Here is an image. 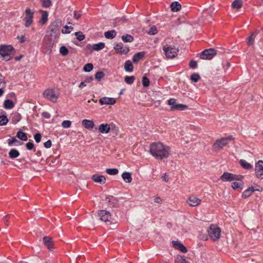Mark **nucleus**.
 Instances as JSON below:
<instances>
[{"label":"nucleus","instance_id":"f257e3e1","mask_svg":"<svg viewBox=\"0 0 263 263\" xmlns=\"http://www.w3.org/2000/svg\"><path fill=\"white\" fill-rule=\"evenodd\" d=\"M149 153L156 159L162 160L171 155V147L161 142H153L149 145Z\"/></svg>","mask_w":263,"mask_h":263},{"label":"nucleus","instance_id":"f03ea898","mask_svg":"<svg viewBox=\"0 0 263 263\" xmlns=\"http://www.w3.org/2000/svg\"><path fill=\"white\" fill-rule=\"evenodd\" d=\"M62 26V21L60 19H57L52 22L48 27V29L50 32V35L57 36Z\"/></svg>","mask_w":263,"mask_h":263},{"label":"nucleus","instance_id":"7ed1b4c3","mask_svg":"<svg viewBox=\"0 0 263 263\" xmlns=\"http://www.w3.org/2000/svg\"><path fill=\"white\" fill-rule=\"evenodd\" d=\"M232 139V136L228 138H222L217 139L213 145V149L215 151H218L222 149L225 146L228 144V141Z\"/></svg>","mask_w":263,"mask_h":263},{"label":"nucleus","instance_id":"20e7f679","mask_svg":"<svg viewBox=\"0 0 263 263\" xmlns=\"http://www.w3.org/2000/svg\"><path fill=\"white\" fill-rule=\"evenodd\" d=\"M163 50L167 58H174L179 52L178 48L172 45H165L163 47Z\"/></svg>","mask_w":263,"mask_h":263},{"label":"nucleus","instance_id":"39448f33","mask_svg":"<svg viewBox=\"0 0 263 263\" xmlns=\"http://www.w3.org/2000/svg\"><path fill=\"white\" fill-rule=\"evenodd\" d=\"M220 233V229L215 225H211L208 230L209 236L214 241L219 238Z\"/></svg>","mask_w":263,"mask_h":263},{"label":"nucleus","instance_id":"423d86ee","mask_svg":"<svg viewBox=\"0 0 263 263\" xmlns=\"http://www.w3.org/2000/svg\"><path fill=\"white\" fill-rule=\"evenodd\" d=\"M98 216L100 220L107 224H110L113 223V219L111 218L110 213L106 210H100L98 213Z\"/></svg>","mask_w":263,"mask_h":263},{"label":"nucleus","instance_id":"0eeeda50","mask_svg":"<svg viewBox=\"0 0 263 263\" xmlns=\"http://www.w3.org/2000/svg\"><path fill=\"white\" fill-rule=\"evenodd\" d=\"M217 54V51L214 48L204 50L200 55V58L203 60H210Z\"/></svg>","mask_w":263,"mask_h":263},{"label":"nucleus","instance_id":"6e6552de","mask_svg":"<svg viewBox=\"0 0 263 263\" xmlns=\"http://www.w3.org/2000/svg\"><path fill=\"white\" fill-rule=\"evenodd\" d=\"M34 13V11H32L29 8L26 9L24 18L26 27H29L32 24Z\"/></svg>","mask_w":263,"mask_h":263},{"label":"nucleus","instance_id":"1a4fd4ad","mask_svg":"<svg viewBox=\"0 0 263 263\" xmlns=\"http://www.w3.org/2000/svg\"><path fill=\"white\" fill-rule=\"evenodd\" d=\"M43 96L45 98L53 103L57 101L58 96H57L53 89H47L43 92Z\"/></svg>","mask_w":263,"mask_h":263},{"label":"nucleus","instance_id":"9d476101","mask_svg":"<svg viewBox=\"0 0 263 263\" xmlns=\"http://www.w3.org/2000/svg\"><path fill=\"white\" fill-rule=\"evenodd\" d=\"M242 176H238L228 172H224L222 175L220 177V180L222 181H232L233 180H239L240 178H242Z\"/></svg>","mask_w":263,"mask_h":263},{"label":"nucleus","instance_id":"9b49d317","mask_svg":"<svg viewBox=\"0 0 263 263\" xmlns=\"http://www.w3.org/2000/svg\"><path fill=\"white\" fill-rule=\"evenodd\" d=\"M255 176L259 179H263V161L259 160L255 164Z\"/></svg>","mask_w":263,"mask_h":263},{"label":"nucleus","instance_id":"f8f14e48","mask_svg":"<svg viewBox=\"0 0 263 263\" xmlns=\"http://www.w3.org/2000/svg\"><path fill=\"white\" fill-rule=\"evenodd\" d=\"M13 50L12 46L2 45L0 46V54L3 57L10 55Z\"/></svg>","mask_w":263,"mask_h":263},{"label":"nucleus","instance_id":"ddd939ff","mask_svg":"<svg viewBox=\"0 0 263 263\" xmlns=\"http://www.w3.org/2000/svg\"><path fill=\"white\" fill-rule=\"evenodd\" d=\"M116 52L120 54H126L129 51L128 46H124L122 43H117L114 47Z\"/></svg>","mask_w":263,"mask_h":263},{"label":"nucleus","instance_id":"4468645a","mask_svg":"<svg viewBox=\"0 0 263 263\" xmlns=\"http://www.w3.org/2000/svg\"><path fill=\"white\" fill-rule=\"evenodd\" d=\"M53 44L54 42L51 38L48 37L47 39H45L43 43V46L44 47V52L46 53H50Z\"/></svg>","mask_w":263,"mask_h":263},{"label":"nucleus","instance_id":"2eb2a0df","mask_svg":"<svg viewBox=\"0 0 263 263\" xmlns=\"http://www.w3.org/2000/svg\"><path fill=\"white\" fill-rule=\"evenodd\" d=\"M201 200L195 196H192L188 198L186 202L190 206H196L201 203Z\"/></svg>","mask_w":263,"mask_h":263},{"label":"nucleus","instance_id":"dca6fc26","mask_svg":"<svg viewBox=\"0 0 263 263\" xmlns=\"http://www.w3.org/2000/svg\"><path fill=\"white\" fill-rule=\"evenodd\" d=\"M98 129L102 134H107L110 130H114L113 128L110 127V125L107 123L101 124L99 125Z\"/></svg>","mask_w":263,"mask_h":263},{"label":"nucleus","instance_id":"f3484780","mask_svg":"<svg viewBox=\"0 0 263 263\" xmlns=\"http://www.w3.org/2000/svg\"><path fill=\"white\" fill-rule=\"evenodd\" d=\"M116 102V100L112 98L103 97L99 100V103L101 105H114Z\"/></svg>","mask_w":263,"mask_h":263},{"label":"nucleus","instance_id":"a211bd4d","mask_svg":"<svg viewBox=\"0 0 263 263\" xmlns=\"http://www.w3.org/2000/svg\"><path fill=\"white\" fill-rule=\"evenodd\" d=\"M91 179L95 182L99 183L101 184H104L106 182V178L103 175L95 174L92 176Z\"/></svg>","mask_w":263,"mask_h":263},{"label":"nucleus","instance_id":"6ab92c4d","mask_svg":"<svg viewBox=\"0 0 263 263\" xmlns=\"http://www.w3.org/2000/svg\"><path fill=\"white\" fill-rule=\"evenodd\" d=\"M173 243L175 249L179 250L183 253H186L187 252V248L182 243L176 241H173Z\"/></svg>","mask_w":263,"mask_h":263},{"label":"nucleus","instance_id":"aec40b11","mask_svg":"<svg viewBox=\"0 0 263 263\" xmlns=\"http://www.w3.org/2000/svg\"><path fill=\"white\" fill-rule=\"evenodd\" d=\"M254 191L255 188L253 186H249L248 189L246 190L242 193L241 197L244 199L250 197Z\"/></svg>","mask_w":263,"mask_h":263},{"label":"nucleus","instance_id":"412c9836","mask_svg":"<svg viewBox=\"0 0 263 263\" xmlns=\"http://www.w3.org/2000/svg\"><path fill=\"white\" fill-rule=\"evenodd\" d=\"M82 124L85 128L88 129H92L95 126L93 121L87 119L83 120Z\"/></svg>","mask_w":263,"mask_h":263},{"label":"nucleus","instance_id":"4be33fe9","mask_svg":"<svg viewBox=\"0 0 263 263\" xmlns=\"http://www.w3.org/2000/svg\"><path fill=\"white\" fill-rule=\"evenodd\" d=\"M43 242L45 246L49 249L51 250L52 249V241L51 238L48 236H45L43 238Z\"/></svg>","mask_w":263,"mask_h":263},{"label":"nucleus","instance_id":"5701e85b","mask_svg":"<svg viewBox=\"0 0 263 263\" xmlns=\"http://www.w3.org/2000/svg\"><path fill=\"white\" fill-rule=\"evenodd\" d=\"M144 52H139L135 54L133 57V61L136 63H138L144 57Z\"/></svg>","mask_w":263,"mask_h":263},{"label":"nucleus","instance_id":"b1692460","mask_svg":"<svg viewBox=\"0 0 263 263\" xmlns=\"http://www.w3.org/2000/svg\"><path fill=\"white\" fill-rule=\"evenodd\" d=\"M186 108H187V106L186 105L181 104H177L175 106H171L170 108V110L171 111L175 110H184Z\"/></svg>","mask_w":263,"mask_h":263},{"label":"nucleus","instance_id":"393cba45","mask_svg":"<svg viewBox=\"0 0 263 263\" xmlns=\"http://www.w3.org/2000/svg\"><path fill=\"white\" fill-rule=\"evenodd\" d=\"M122 177L126 183H130L132 181V175L129 172H125L122 174Z\"/></svg>","mask_w":263,"mask_h":263},{"label":"nucleus","instance_id":"a878e982","mask_svg":"<svg viewBox=\"0 0 263 263\" xmlns=\"http://www.w3.org/2000/svg\"><path fill=\"white\" fill-rule=\"evenodd\" d=\"M117 33L115 30H111L105 32L104 36L108 39H112L116 36Z\"/></svg>","mask_w":263,"mask_h":263},{"label":"nucleus","instance_id":"bb28decb","mask_svg":"<svg viewBox=\"0 0 263 263\" xmlns=\"http://www.w3.org/2000/svg\"><path fill=\"white\" fill-rule=\"evenodd\" d=\"M124 69L127 72H132L134 69V66L130 60H127L124 64Z\"/></svg>","mask_w":263,"mask_h":263},{"label":"nucleus","instance_id":"cd10ccee","mask_svg":"<svg viewBox=\"0 0 263 263\" xmlns=\"http://www.w3.org/2000/svg\"><path fill=\"white\" fill-rule=\"evenodd\" d=\"M8 144L9 146L22 145L23 143L17 140L15 137L8 140Z\"/></svg>","mask_w":263,"mask_h":263},{"label":"nucleus","instance_id":"c85d7f7f","mask_svg":"<svg viewBox=\"0 0 263 263\" xmlns=\"http://www.w3.org/2000/svg\"><path fill=\"white\" fill-rule=\"evenodd\" d=\"M171 8L173 12H177L181 9V5L178 2H174L171 4Z\"/></svg>","mask_w":263,"mask_h":263},{"label":"nucleus","instance_id":"c756f323","mask_svg":"<svg viewBox=\"0 0 263 263\" xmlns=\"http://www.w3.org/2000/svg\"><path fill=\"white\" fill-rule=\"evenodd\" d=\"M14 104L11 100H6L4 102V107L7 109H12L14 107Z\"/></svg>","mask_w":263,"mask_h":263},{"label":"nucleus","instance_id":"7c9ffc66","mask_svg":"<svg viewBox=\"0 0 263 263\" xmlns=\"http://www.w3.org/2000/svg\"><path fill=\"white\" fill-rule=\"evenodd\" d=\"M16 137L22 141H26L28 139L26 133L22 130H19L17 132Z\"/></svg>","mask_w":263,"mask_h":263},{"label":"nucleus","instance_id":"2f4dec72","mask_svg":"<svg viewBox=\"0 0 263 263\" xmlns=\"http://www.w3.org/2000/svg\"><path fill=\"white\" fill-rule=\"evenodd\" d=\"M239 164L243 168L246 170H250L253 167L251 164L243 159L240 160Z\"/></svg>","mask_w":263,"mask_h":263},{"label":"nucleus","instance_id":"473e14b6","mask_svg":"<svg viewBox=\"0 0 263 263\" xmlns=\"http://www.w3.org/2000/svg\"><path fill=\"white\" fill-rule=\"evenodd\" d=\"M20 156L19 152L14 148L11 149L9 153V156L11 159L15 158Z\"/></svg>","mask_w":263,"mask_h":263},{"label":"nucleus","instance_id":"72a5a7b5","mask_svg":"<svg viewBox=\"0 0 263 263\" xmlns=\"http://www.w3.org/2000/svg\"><path fill=\"white\" fill-rule=\"evenodd\" d=\"M105 47V44L102 42L99 43L98 44H93L92 48L93 50L99 51L103 49Z\"/></svg>","mask_w":263,"mask_h":263},{"label":"nucleus","instance_id":"f704fd0d","mask_svg":"<svg viewBox=\"0 0 263 263\" xmlns=\"http://www.w3.org/2000/svg\"><path fill=\"white\" fill-rule=\"evenodd\" d=\"M242 6V2L241 0H235L232 4L233 8L240 9Z\"/></svg>","mask_w":263,"mask_h":263},{"label":"nucleus","instance_id":"c9c22d12","mask_svg":"<svg viewBox=\"0 0 263 263\" xmlns=\"http://www.w3.org/2000/svg\"><path fill=\"white\" fill-rule=\"evenodd\" d=\"M256 34V32H253L248 38V44L249 46H252L254 44Z\"/></svg>","mask_w":263,"mask_h":263},{"label":"nucleus","instance_id":"e433bc0d","mask_svg":"<svg viewBox=\"0 0 263 263\" xmlns=\"http://www.w3.org/2000/svg\"><path fill=\"white\" fill-rule=\"evenodd\" d=\"M122 40L124 42H132L134 41V37L130 34H126L122 36Z\"/></svg>","mask_w":263,"mask_h":263},{"label":"nucleus","instance_id":"4c0bfd02","mask_svg":"<svg viewBox=\"0 0 263 263\" xmlns=\"http://www.w3.org/2000/svg\"><path fill=\"white\" fill-rule=\"evenodd\" d=\"M48 20V13L46 11H44L42 15V17L40 21V22L42 24H45L46 23Z\"/></svg>","mask_w":263,"mask_h":263},{"label":"nucleus","instance_id":"58836bf2","mask_svg":"<svg viewBox=\"0 0 263 263\" xmlns=\"http://www.w3.org/2000/svg\"><path fill=\"white\" fill-rule=\"evenodd\" d=\"M8 122V119L6 116H0V126L5 125Z\"/></svg>","mask_w":263,"mask_h":263},{"label":"nucleus","instance_id":"ea45409f","mask_svg":"<svg viewBox=\"0 0 263 263\" xmlns=\"http://www.w3.org/2000/svg\"><path fill=\"white\" fill-rule=\"evenodd\" d=\"M105 171H106V173H107L108 174H109L110 175H115L117 174L119 172L117 168H107Z\"/></svg>","mask_w":263,"mask_h":263},{"label":"nucleus","instance_id":"a19ab883","mask_svg":"<svg viewBox=\"0 0 263 263\" xmlns=\"http://www.w3.org/2000/svg\"><path fill=\"white\" fill-rule=\"evenodd\" d=\"M135 80V77L132 76H126L124 78L125 82L128 84H132L134 83Z\"/></svg>","mask_w":263,"mask_h":263},{"label":"nucleus","instance_id":"79ce46f5","mask_svg":"<svg viewBox=\"0 0 263 263\" xmlns=\"http://www.w3.org/2000/svg\"><path fill=\"white\" fill-rule=\"evenodd\" d=\"M73 28L71 26H68L67 25H65L64 27V28L62 30V32L63 34L69 33L73 30Z\"/></svg>","mask_w":263,"mask_h":263},{"label":"nucleus","instance_id":"37998d69","mask_svg":"<svg viewBox=\"0 0 263 263\" xmlns=\"http://www.w3.org/2000/svg\"><path fill=\"white\" fill-rule=\"evenodd\" d=\"M75 35L79 41H82L85 38V35L81 31L75 32Z\"/></svg>","mask_w":263,"mask_h":263},{"label":"nucleus","instance_id":"c03bdc74","mask_svg":"<svg viewBox=\"0 0 263 263\" xmlns=\"http://www.w3.org/2000/svg\"><path fill=\"white\" fill-rule=\"evenodd\" d=\"M93 66L91 63L86 64L83 67V70L85 72H90L92 70Z\"/></svg>","mask_w":263,"mask_h":263},{"label":"nucleus","instance_id":"a18cd8bd","mask_svg":"<svg viewBox=\"0 0 263 263\" xmlns=\"http://www.w3.org/2000/svg\"><path fill=\"white\" fill-rule=\"evenodd\" d=\"M200 79V76L198 73H194L191 76V80L194 82H198Z\"/></svg>","mask_w":263,"mask_h":263},{"label":"nucleus","instance_id":"49530a36","mask_svg":"<svg viewBox=\"0 0 263 263\" xmlns=\"http://www.w3.org/2000/svg\"><path fill=\"white\" fill-rule=\"evenodd\" d=\"M105 74L102 71H98L95 74V79L98 81H100L104 77Z\"/></svg>","mask_w":263,"mask_h":263},{"label":"nucleus","instance_id":"de8ad7c7","mask_svg":"<svg viewBox=\"0 0 263 263\" xmlns=\"http://www.w3.org/2000/svg\"><path fill=\"white\" fill-rule=\"evenodd\" d=\"M42 5L44 8H48L51 5V2L50 0H41Z\"/></svg>","mask_w":263,"mask_h":263},{"label":"nucleus","instance_id":"09e8293b","mask_svg":"<svg viewBox=\"0 0 263 263\" xmlns=\"http://www.w3.org/2000/svg\"><path fill=\"white\" fill-rule=\"evenodd\" d=\"M142 85L144 87H148L149 85V80L145 76H143L142 80Z\"/></svg>","mask_w":263,"mask_h":263},{"label":"nucleus","instance_id":"8fccbe9b","mask_svg":"<svg viewBox=\"0 0 263 263\" xmlns=\"http://www.w3.org/2000/svg\"><path fill=\"white\" fill-rule=\"evenodd\" d=\"M60 52L62 55L65 56L68 53V50L66 47L62 46L60 49Z\"/></svg>","mask_w":263,"mask_h":263},{"label":"nucleus","instance_id":"3c124183","mask_svg":"<svg viewBox=\"0 0 263 263\" xmlns=\"http://www.w3.org/2000/svg\"><path fill=\"white\" fill-rule=\"evenodd\" d=\"M71 125V122L69 120H65L62 123V126L64 128L70 127Z\"/></svg>","mask_w":263,"mask_h":263},{"label":"nucleus","instance_id":"603ef678","mask_svg":"<svg viewBox=\"0 0 263 263\" xmlns=\"http://www.w3.org/2000/svg\"><path fill=\"white\" fill-rule=\"evenodd\" d=\"M241 184H243V182L241 181L240 182H234L232 183V187L233 189L236 190L240 187Z\"/></svg>","mask_w":263,"mask_h":263},{"label":"nucleus","instance_id":"864d4df0","mask_svg":"<svg viewBox=\"0 0 263 263\" xmlns=\"http://www.w3.org/2000/svg\"><path fill=\"white\" fill-rule=\"evenodd\" d=\"M176 101H177V100L176 99L172 98L168 100L167 104H168V105H169L171 106H173L177 104Z\"/></svg>","mask_w":263,"mask_h":263},{"label":"nucleus","instance_id":"5fc2aeb1","mask_svg":"<svg viewBox=\"0 0 263 263\" xmlns=\"http://www.w3.org/2000/svg\"><path fill=\"white\" fill-rule=\"evenodd\" d=\"M150 34L154 35L157 33V29L156 27L153 26L151 27L148 31Z\"/></svg>","mask_w":263,"mask_h":263},{"label":"nucleus","instance_id":"6e6d98bb","mask_svg":"<svg viewBox=\"0 0 263 263\" xmlns=\"http://www.w3.org/2000/svg\"><path fill=\"white\" fill-rule=\"evenodd\" d=\"M189 66L191 68H193V69L197 68V62L195 61H194V60H191L190 62Z\"/></svg>","mask_w":263,"mask_h":263},{"label":"nucleus","instance_id":"4d7b16f0","mask_svg":"<svg viewBox=\"0 0 263 263\" xmlns=\"http://www.w3.org/2000/svg\"><path fill=\"white\" fill-rule=\"evenodd\" d=\"M41 135L40 133H36L34 136V138L37 143H39L41 140Z\"/></svg>","mask_w":263,"mask_h":263},{"label":"nucleus","instance_id":"13d9d810","mask_svg":"<svg viewBox=\"0 0 263 263\" xmlns=\"http://www.w3.org/2000/svg\"><path fill=\"white\" fill-rule=\"evenodd\" d=\"M26 147L27 149L31 150L34 147V144L32 142H28L26 144Z\"/></svg>","mask_w":263,"mask_h":263},{"label":"nucleus","instance_id":"bf43d9fd","mask_svg":"<svg viewBox=\"0 0 263 263\" xmlns=\"http://www.w3.org/2000/svg\"><path fill=\"white\" fill-rule=\"evenodd\" d=\"M51 145H52V142L50 140H48L47 141H46V142H45L44 143V146L47 148H50L51 146Z\"/></svg>","mask_w":263,"mask_h":263},{"label":"nucleus","instance_id":"052dcab7","mask_svg":"<svg viewBox=\"0 0 263 263\" xmlns=\"http://www.w3.org/2000/svg\"><path fill=\"white\" fill-rule=\"evenodd\" d=\"M42 116L46 119H49L50 118V115L49 112L44 111L42 113Z\"/></svg>","mask_w":263,"mask_h":263},{"label":"nucleus","instance_id":"680f3d73","mask_svg":"<svg viewBox=\"0 0 263 263\" xmlns=\"http://www.w3.org/2000/svg\"><path fill=\"white\" fill-rule=\"evenodd\" d=\"M10 215H7L5 217H4V222L5 223V224L6 225V226H8L9 225V223H8V220L10 218Z\"/></svg>","mask_w":263,"mask_h":263},{"label":"nucleus","instance_id":"e2e57ef3","mask_svg":"<svg viewBox=\"0 0 263 263\" xmlns=\"http://www.w3.org/2000/svg\"><path fill=\"white\" fill-rule=\"evenodd\" d=\"M17 38L20 40L21 43H24L26 41V37L25 35H22L21 36H17Z\"/></svg>","mask_w":263,"mask_h":263},{"label":"nucleus","instance_id":"0e129e2a","mask_svg":"<svg viewBox=\"0 0 263 263\" xmlns=\"http://www.w3.org/2000/svg\"><path fill=\"white\" fill-rule=\"evenodd\" d=\"M162 179L163 181H164L165 182H167L168 181V176L166 173H164L163 175L162 176Z\"/></svg>","mask_w":263,"mask_h":263},{"label":"nucleus","instance_id":"69168bd1","mask_svg":"<svg viewBox=\"0 0 263 263\" xmlns=\"http://www.w3.org/2000/svg\"><path fill=\"white\" fill-rule=\"evenodd\" d=\"M154 202L157 203L161 204L162 203V200L160 197H157L154 199Z\"/></svg>","mask_w":263,"mask_h":263},{"label":"nucleus","instance_id":"338daca9","mask_svg":"<svg viewBox=\"0 0 263 263\" xmlns=\"http://www.w3.org/2000/svg\"><path fill=\"white\" fill-rule=\"evenodd\" d=\"M92 77H88L85 79V82L89 83H90L93 80Z\"/></svg>","mask_w":263,"mask_h":263},{"label":"nucleus","instance_id":"774afa93","mask_svg":"<svg viewBox=\"0 0 263 263\" xmlns=\"http://www.w3.org/2000/svg\"><path fill=\"white\" fill-rule=\"evenodd\" d=\"M178 263H190V262L186 259L181 257L180 258L178 259Z\"/></svg>","mask_w":263,"mask_h":263}]
</instances>
